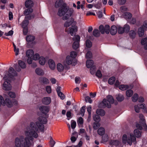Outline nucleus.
Segmentation results:
<instances>
[{"mask_svg":"<svg viewBox=\"0 0 147 147\" xmlns=\"http://www.w3.org/2000/svg\"><path fill=\"white\" fill-rule=\"evenodd\" d=\"M40 111L43 114L44 117H40L38 120L40 123L36 122V123L31 122L30 126L28 127L25 131L26 136L24 138L23 136L16 138L15 141L14 147H31L33 146V138H37L38 136L37 131L38 129L42 131L44 128V125L42 124H46L47 122V118L48 115L47 114L49 110V107L47 106H42L39 108Z\"/></svg>","mask_w":147,"mask_h":147,"instance_id":"f257e3e1","label":"nucleus"},{"mask_svg":"<svg viewBox=\"0 0 147 147\" xmlns=\"http://www.w3.org/2000/svg\"><path fill=\"white\" fill-rule=\"evenodd\" d=\"M55 7L59 8L57 15L60 17L66 14V18H68L71 16L74 12L72 9H69L67 4L63 0H57L55 2Z\"/></svg>","mask_w":147,"mask_h":147,"instance_id":"f03ea898","label":"nucleus"},{"mask_svg":"<svg viewBox=\"0 0 147 147\" xmlns=\"http://www.w3.org/2000/svg\"><path fill=\"white\" fill-rule=\"evenodd\" d=\"M5 74L3 79L5 81L3 84V89L6 90H10L11 89V84L8 82L11 80V78L17 75L14 69L11 67L9 68V71L5 72Z\"/></svg>","mask_w":147,"mask_h":147,"instance_id":"7ed1b4c3","label":"nucleus"},{"mask_svg":"<svg viewBox=\"0 0 147 147\" xmlns=\"http://www.w3.org/2000/svg\"><path fill=\"white\" fill-rule=\"evenodd\" d=\"M122 142L124 144L130 146L132 144L136 145L137 143L136 138L132 133H127L124 134L122 137Z\"/></svg>","mask_w":147,"mask_h":147,"instance_id":"20e7f679","label":"nucleus"},{"mask_svg":"<svg viewBox=\"0 0 147 147\" xmlns=\"http://www.w3.org/2000/svg\"><path fill=\"white\" fill-rule=\"evenodd\" d=\"M67 20L64 24L65 27H67L71 26V27L68 29H65V31L68 33L70 34L71 36H73L74 33H75L78 31V27L76 26V22L74 21L73 19H67Z\"/></svg>","mask_w":147,"mask_h":147,"instance_id":"39448f33","label":"nucleus"},{"mask_svg":"<svg viewBox=\"0 0 147 147\" xmlns=\"http://www.w3.org/2000/svg\"><path fill=\"white\" fill-rule=\"evenodd\" d=\"M107 100L105 99H104L101 103L102 105L101 106L102 107H107L108 108L111 107V104L113 103L114 100L113 97L110 95H108L107 96Z\"/></svg>","mask_w":147,"mask_h":147,"instance_id":"423d86ee","label":"nucleus"},{"mask_svg":"<svg viewBox=\"0 0 147 147\" xmlns=\"http://www.w3.org/2000/svg\"><path fill=\"white\" fill-rule=\"evenodd\" d=\"M139 118L140 120V124L137 123L136 125V127L140 130L142 129V126L143 129L146 131L147 130V126L145 123L144 116L142 114L139 115Z\"/></svg>","mask_w":147,"mask_h":147,"instance_id":"0eeeda50","label":"nucleus"},{"mask_svg":"<svg viewBox=\"0 0 147 147\" xmlns=\"http://www.w3.org/2000/svg\"><path fill=\"white\" fill-rule=\"evenodd\" d=\"M80 39V36L78 35H75L74 37L73 40L74 42L72 45L73 49H76L79 47V42Z\"/></svg>","mask_w":147,"mask_h":147,"instance_id":"6e6552de","label":"nucleus"},{"mask_svg":"<svg viewBox=\"0 0 147 147\" xmlns=\"http://www.w3.org/2000/svg\"><path fill=\"white\" fill-rule=\"evenodd\" d=\"M66 61L68 65H72L74 66L76 63V59L68 55L66 57Z\"/></svg>","mask_w":147,"mask_h":147,"instance_id":"1a4fd4ad","label":"nucleus"},{"mask_svg":"<svg viewBox=\"0 0 147 147\" xmlns=\"http://www.w3.org/2000/svg\"><path fill=\"white\" fill-rule=\"evenodd\" d=\"M110 144L113 145H114L116 146H122L121 142L117 140H112L110 142Z\"/></svg>","mask_w":147,"mask_h":147,"instance_id":"9d476101","label":"nucleus"},{"mask_svg":"<svg viewBox=\"0 0 147 147\" xmlns=\"http://www.w3.org/2000/svg\"><path fill=\"white\" fill-rule=\"evenodd\" d=\"M25 5L26 8H30L33 6V2L31 0H28L25 1Z\"/></svg>","mask_w":147,"mask_h":147,"instance_id":"9b49d317","label":"nucleus"},{"mask_svg":"<svg viewBox=\"0 0 147 147\" xmlns=\"http://www.w3.org/2000/svg\"><path fill=\"white\" fill-rule=\"evenodd\" d=\"M48 64L50 68L52 70H54L55 67V65L54 61L51 59L49 60Z\"/></svg>","mask_w":147,"mask_h":147,"instance_id":"f8f14e48","label":"nucleus"},{"mask_svg":"<svg viewBox=\"0 0 147 147\" xmlns=\"http://www.w3.org/2000/svg\"><path fill=\"white\" fill-rule=\"evenodd\" d=\"M34 39V37L30 35L27 36L26 37V40L28 43H33Z\"/></svg>","mask_w":147,"mask_h":147,"instance_id":"ddd939ff","label":"nucleus"},{"mask_svg":"<svg viewBox=\"0 0 147 147\" xmlns=\"http://www.w3.org/2000/svg\"><path fill=\"white\" fill-rule=\"evenodd\" d=\"M137 129H136L134 131V135L136 138H139L141 136V131L139 130L140 129L137 128Z\"/></svg>","mask_w":147,"mask_h":147,"instance_id":"4468645a","label":"nucleus"},{"mask_svg":"<svg viewBox=\"0 0 147 147\" xmlns=\"http://www.w3.org/2000/svg\"><path fill=\"white\" fill-rule=\"evenodd\" d=\"M117 32V28L114 25L112 26L111 28L110 32L112 35H114L116 34Z\"/></svg>","mask_w":147,"mask_h":147,"instance_id":"2eb2a0df","label":"nucleus"},{"mask_svg":"<svg viewBox=\"0 0 147 147\" xmlns=\"http://www.w3.org/2000/svg\"><path fill=\"white\" fill-rule=\"evenodd\" d=\"M51 98L49 97H45L42 99V102L45 105L49 104L51 103Z\"/></svg>","mask_w":147,"mask_h":147,"instance_id":"dca6fc26","label":"nucleus"},{"mask_svg":"<svg viewBox=\"0 0 147 147\" xmlns=\"http://www.w3.org/2000/svg\"><path fill=\"white\" fill-rule=\"evenodd\" d=\"M34 54V51L32 50H28L26 52V55L28 58L31 57Z\"/></svg>","mask_w":147,"mask_h":147,"instance_id":"f3484780","label":"nucleus"},{"mask_svg":"<svg viewBox=\"0 0 147 147\" xmlns=\"http://www.w3.org/2000/svg\"><path fill=\"white\" fill-rule=\"evenodd\" d=\"M141 43L142 45H144V48L146 50H147V38H145L142 39Z\"/></svg>","mask_w":147,"mask_h":147,"instance_id":"a211bd4d","label":"nucleus"},{"mask_svg":"<svg viewBox=\"0 0 147 147\" xmlns=\"http://www.w3.org/2000/svg\"><path fill=\"white\" fill-rule=\"evenodd\" d=\"M35 72L39 76L43 75L44 74L43 71L40 68H37L35 70Z\"/></svg>","mask_w":147,"mask_h":147,"instance_id":"6ab92c4d","label":"nucleus"},{"mask_svg":"<svg viewBox=\"0 0 147 147\" xmlns=\"http://www.w3.org/2000/svg\"><path fill=\"white\" fill-rule=\"evenodd\" d=\"M18 64L19 66L22 69H24L26 67V63L22 61H18Z\"/></svg>","mask_w":147,"mask_h":147,"instance_id":"aec40b11","label":"nucleus"},{"mask_svg":"<svg viewBox=\"0 0 147 147\" xmlns=\"http://www.w3.org/2000/svg\"><path fill=\"white\" fill-rule=\"evenodd\" d=\"M98 134L100 136L103 135L105 133V130L104 128L100 127L97 130Z\"/></svg>","mask_w":147,"mask_h":147,"instance_id":"412c9836","label":"nucleus"},{"mask_svg":"<svg viewBox=\"0 0 147 147\" xmlns=\"http://www.w3.org/2000/svg\"><path fill=\"white\" fill-rule=\"evenodd\" d=\"M94 63L92 60H88L86 62V65L88 68H90L93 66Z\"/></svg>","mask_w":147,"mask_h":147,"instance_id":"4be33fe9","label":"nucleus"},{"mask_svg":"<svg viewBox=\"0 0 147 147\" xmlns=\"http://www.w3.org/2000/svg\"><path fill=\"white\" fill-rule=\"evenodd\" d=\"M96 113L98 115L101 116H103L105 114V112L104 111L100 109H98L96 110Z\"/></svg>","mask_w":147,"mask_h":147,"instance_id":"5701e85b","label":"nucleus"},{"mask_svg":"<svg viewBox=\"0 0 147 147\" xmlns=\"http://www.w3.org/2000/svg\"><path fill=\"white\" fill-rule=\"evenodd\" d=\"M45 62L46 60L44 57L41 56L39 57V62L40 65H44L45 64Z\"/></svg>","mask_w":147,"mask_h":147,"instance_id":"b1692460","label":"nucleus"},{"mask_svg":"<svg viewBox=\"0 0 147 147\" xmlns=\"http://www.w3.org/2000/svg\"><path fill=\"white\" fill-rule=\"evenodd\" d=\"M33 11L32 8H29L25 9L24 11V14L25 16H27L31 13Z\"/></svg>","mask_w":147,"mask_h":147,"instance_id":"393cba45","label":"nucleus"},{"mask_svg":"<svg viewBox=\"0 0 147 147\" xmlns=\"http://www.w3.org/2000/svg\"><path fill=\"white\" fill-rule=\"evenodd\" d=\"M39 80L41 82L44 84H47L49 83L48 80L45 78L41 77L39 78Z\"/></svg>","mask_w":147,"mask_h":147,"instance_id":"a878e982","label":"nucleus"},{"mask_svg":"<svg viewBox=\"0 0 147 147\" xmlns=\"http://www.w3.org/2000/svg\"><path fill=\"white\" fill-rule=\"evenodd\" d=\"M145 29H144L142 27L138 29V34L139 36L140 37L142 36L144 34V30Z\"/></svg>","mask_w":147,"mask_h":147,"instance_id":"bb28decb","label":"nucleus"},{"mask_svg":"<svg viewBox=\"0 0 147 147\" xmlns=\"http://www.w3.org/2000/svg\"><path fill=\"white\" fill-rule=\"evenodd\" d=\"M93 35L96 37H98L100 36V33L99 31L96 29H94L93 32Z\"/></svg>","mask_w":147,"mask_h":147,"instance_id":"cd10ccee","label":"nucleus"},{"mask_svg":"<svg viewBox=\"0 0 147 147\" xmlns=\"http://www.w3.org/2000/svg\"><path fill=\"white\" fill-rule=\"evenodd\" d=\"M5 103L7 106L9 107H11L12 105L11 101L9 99L7 98L5 100Z\"/></svg>","mask_w":147,"mask_h":147,"instance_id":"c85d7f7f","label":"nucleus"},{"mask_svg":"<svg viewBox=\"0 0 147 147\" xmlns=\"http://www.w3.org/2000/svg\"><path fill=\"white\" fill-rule=\"evenodd\" d=\"M132 17V14L129 12H126L124 13V16L123 18H131Z\"/></svg>","mask_w":147,"mask_h":147,"instance_id":"c756f323","label":"nucleus"},{"mask_svg":"<svg viewBox=\"0 0 147 147\" xmlns=\"http://www.w3.org/2000/svg\"><path fill=\"white\" fill-rule=\"evenodd\" d=\"M57 68L59 71H62L64 69L63 66L61 63H58L57 66Z\"/></svg>","mask_w":147,"mask_h":147,"instance_id":"7c9ffc66","label":"nucleus"},{"mask_svg":"<svg viewBox=\"0 0 147 147\" xmlns=\"http://www.w3.org/2000/svg\"><path fill=\"white\" fill-rule=\"evenodd\" d=\"M29 23L28 20L27 19H26L22 22V27H27V25Z\"/></svg>","mask_w":147,"mask_h":147,"instance_id":"2f4dec72","label":"nucleus"},{"mask_svg":"<svg viewBox=\"0 0 147 147\" xmlns=\"http://www.w3.org/2000/svg\"><path fill=\"white\" fill-rule=\"evenodd\" d=\"M115 80V78L114 77H112L109 79L108 82L110 84L112 85L114 83Z\"/></svg>","mask_w":147,"mask_h":147,"instance_id":"473e14b6","label":"nucleus"},{"mask_svg":"<svg viewBox=\"0 0 147 147\" xmlns=\"http://www.w3.org/2000/svg\"><path fill=\"white\" fill-rule=\"evenodd\" d=\"M117 100L118 101H123L124 98V96L121 94H119L116 97Z\"/></svg>","mask_w":147,"mask_h":147,"instance_id":"72a5a7b5","label":"nucleus"},{"mask_svg":"<svg viewBox=\"0 0 147 147\" xmlns=\"http://www.w3.org/2000/svg\"><path fill=\"white\" fill-rule=\"evenodd\" d=\"M119 88L121 90H124L128 88V86L127 85H122L119 86Z\"/></svg>","mask_w":147,"mask_h":147,"instance_id":"f704fd0d","label":"nucleus"},{"mask_svg":"<svg viewBox=\"0 0 147 147\" xmlns=\"http://www.w3.org/2000/svg\"><path fill=\"white\" fill-rule=\"evenodd\" d=\"M126 94L127 97H131L133 94V91L131 90H127L126 92Z\"/></svg>","mask_w":147,"mask_h":147,"instance_id":"c9c22d12","label":"nucleus"},{"mask_svg":"<svg viewBox=\"0 0 147 147\" xmlns=\"http://www.w3.org/2000/svg\"><path fill=\"white\" fill-rule=\"evenodd\" d=\"M85 43L86 47L88 48H90L92 45V42L89 40H86Z\"/></svg>","mask_w":147,"mask_h":147,"instance_id":"e433bc0d","label":"nucleus"},{"mask_svg":"<svg viewBox=\"0 0 147 147\" xmlns=\"http://www.w3.org/2000/svg\"><path fill=\"white\" fill-rule=\"evenodd\" d=\"M90 71L92 74H95L96 71V67L95 66H93L91 67H90Z\"/></svg>","mask_w":147,"mask_h":147,"instance_id":"4c0bfd02","label":"nucleus"},{"mask_svg":"<svg viewBox=\"0 0 147 147\" xmlns=\"http://www.w3.org/2000/svg\"><path fill=\"white\" fill-rule=\"evenodd\" d=\"M110 27L108 25H106L105 26L104 28L105 32L107 34H108L109 32Z\"/></svg>","mask_w":147,"mask_h":147,"instance_id":"58836bf2","label":"nucleus"},{"mask_svg":"<svg viewBox=\"0 0 147 147\" xmlns=\"http://www.w3.org/2000/svg\"><path fill=\"white\" fill-rule=\"evenodd\" d=\"M93 119L94 121L98 122L100 120V118L98 115H95L93 117Z\"/></svg>","mask_w":147,"mask_h":147,"instance_id":"ea45409f","label":"nucleus"},{"mask_svg":"<svg viewBox=\"0 0 147 147\" xmlns=\"http://www.w3.org/2000/svg\"><path fill=\"white\" fill-rule=\"evenodd\" d=\"M138 95L136 94H134L132 97V100L134 102H136L138 99Z\"/></svg>","mask_w":147,"mask_h":147,"instance_id":"a19ab883","label":"nucleus"},{"mask_svg":"<svg viewBox=\"0 0 147 147\" xmlns=\"http://www.w3.org/2000/svg\"><path fill=\"white\" fill-rule=\"evenodd\" d=\"M102 140L104 142H107L109 139V137L107 135H105L104 136H102Z\"/></svg>","mask_w":147,"mask_h":147,"instance_id":"79ce46f5","label":"nucleus"},{"mask_svg":"<svg viewBox=\"0 0 147 147\" xmlns=\"http://www.w3.org/2000/svg\"><path fill=\"white\" fill-rule=\"evenodd\" d=\"M77 55V53L75 51H71L70 53V55L69 56L75 59Z\"/></svg>","mask_w":147,"mask_h":147,"instance_id":"37998d69","label":"nucleus"},{"mask_svg":"<svg viewBox=\"0 0 147 147\" xmlns=\"http://www.w3.org/2000/svg\"><path fill=\"white\" fill-rule=\"evenodd\" d=\"M136 35L135 32L133 30H131L129 32V36L132 38H134Z\"/></svg>","mask_w":147,"mask_h":147,"instance_id":"c03bdc74","label":"nucleus"},{"mask_svg":"<svg viewBox=\"0 0 147 147\" xmlns=\"http://www.w3.org/2000/svg\"><path fill=\"white\" fill-rule=\"evenodd\" d=\"M87 110L89 114V117L91 115L92 107L91 106H89L87 107Z\"/></svg>","mask_w":147,"mask_h":147,"instance_id":"a18cd8bd","label":"nucleus"},{"mask_svg":"<svg viewBox=\"0 0 147 147\" xmlns=\"http://www.w3.org/2000/svg\"><path fill=\"white\" fill-rule=\"evenodd\" d=\"M50 144L51 147H53L54 145L55 144V142L53 140L52 138H50Z\"/></svg>","mask_w":147,"mask_h":147,"instance_id":"49530a36","label":"nucleus"},{"mask_svg":"<svg viewBox=\"0 0 147 147\" xmlns=\"http://www.w3.org/2000/svg\"><path fill=\"white\" fill-rule=\"evenodd\" d=\"M124 28L125 32H127L129 31L130 30V27L129 25L127 24L125 25L124 26Z\"/></svg>","mask_w":147,"mask_h":147,"instance_id":"de8ad7c7","label":"nucleus"},{"mask_svg":"<svg viewBox=\"0 0 147 147\" xmlns=\"http://www.w3.org/2000/svg\"><path fill=\"white\" fill-rule=\"evenodd\" d=\"M99 29L102 34H104L105 33L104 28L103 25H100L99 27Z\"/></svg>","mask_w":147,"mask_h":147,"instance_id":"09e8293b","label":"nucleus"},{"mask_svg":"<svg viewBox=\"0 0 147 147\" xmlns=\"http://www.w3.org/2000/svg\"><path fill=\"white\" fill-rule=\"evenodd\" d=\"M100 124L98 123H94L93 124V128L94 129H96L100 126Z\"/></svg>","mask_w":147,"mask_h":147,"instance_id":"8fccbe9b","label":"nucleus"},{"mask_svg":"<svg viewBox=\"0 0 147 147\" xmlns=\"http://www.w3.org/2000/svg\"><path fill=\"white\" fill-rule=\"evenodd\" d=\"M85 107L83 106L81 109L80 114L82 116H83L85 111Z\"/></svg>","mask_w":147,"mask_h":147,"instance_id":"3c124183","label":"nucleus"},{"mask_svg":"<svg viewBox=\"0 0 147 147\" xmlns=\"http://www.w3.org/2000/svg\"><path fill=\"white\" fill-rule=\"evenodd\" d=\"M76 121L72 120L71 121V128L74 129L76 126Z\"/></svg>","mask_w":147,"mask_h":147,"instance_id":"603ef678","label":"nucleus"},{"mask_svg":"<svg viewBox=\"0 0 147 147\" xmlns=\"http://www.w3.org/2000/svg\"><path fill=\"white\" fill-rule=\"evenodd\" d=\"M92 57V53L90 51L87 52L86 55V57L87 58H91Z\"/></svg>","mask_w":147,"mask_h":147,"instance_id":"864d4df0","label":"nucleus"},{"mask_svg":"<svg viewBox=\"0 0 147 147\" xmlns=\"http://www.w3.org/2000/svg\"><path fill=\"white\" fill-rule=\"evenodd\" d=\"M40 57H39V55L37 53H36L33 55L32 58L33 60H36L38 59H39Z\"/></svg>","mask_w":147,"mask_h":147,"instance_id":"5fc2aeb1","label":"nucleus"},{"mask_svg":"<svg viewBox=\"0 0 147 147\" xmlns=\"http://www.w3.org/2000/svg\"><path fill=\"white\" fill-rule=\"evenodd\" d=\"M118 32L119 34H122L125 32L124 28L119 27L118 28Z\"/></svg>","mask_w":147,"mask_h":147,"instance_id":"6e6d98bb","label":"nucleus"},{"mask_svg":"<svg viewBox=\"0 0 147 147\" xmlns=\"http://www.w3.org/2000/svg\"><path fill=\"white\" fill-rule=\"evenodd\" d=\"M101 3L100 2H98L97 4H93V6L97 9L100 8L101 6Z\"/></svg>","mask_w":147,"mask_h":147,"instance_id":"4d7b16f0","label":"nucleus"},{"mask_svg":"<svg viewBox=\"0 0 147 147\" xmlns=\"http://www.w3.org/2000/svg\"><path fill=\"white\" fill-rule=\"evenodd\" d=\"M58 94V96L60 97L61 99L62 100L64 99L65 98V96L64 94L61 92H59Z\"/></svg>","mask_w":147,"mask_h":147,"instance_id":"13d9d810","label":"nucleus"},{"mask_svg":"<svg viewBox=\"0 0 147 147\" xmlns=\"http://www.w3.org/2000/svg\"><path fill=\"white\" fill-rule=\"evenodd\" d=\"M13 31L12 30H11L8 32L5 33L4 34V35L6 36H11L13 35Z\"/></svg>","mask_w":147,"mask_h":147,"instance_id":"bf43d9fd","label":"nucleus"},{"mask_svg":"<svg viewBox=\"0 0 147 147\" xmlns=\"http://www.w3.org/2000/svg\"><path fill=\"white\" fill-rule=\"evenodd\" d=\"M96 76L98 78H101L102 76V74L101 71L99 70H98L96 73Z\"/></svg>","mask_w":147,"mask_h":147,"instance_id":"052dcab7","label":"nucleus"},{"mask_svg":"<svg viewBox=\"0 0 147 147\" xmlns=\"http://www.w3.org/2000/svg\"><path fill=\"white\" fill-rule=\"evenodd\" d=\"M127 21L130 24H134L136 23V19H128Z\"/></svg>","mask_w":147,"mask_h":147,"instance_id":"680f3d73","label":"nucleus"},{"mask_svg":"<svg viewBox=\"0 0 147 147\" xmlns=\"http://www.w3.org/2000/svg\"><path fill=\"white\" fill-rule=\"evenodd\" d=\"M78 124L82 125L83 123V120L82 117H80L78 121Z\"/></svg>","mask_w":147,"mask_h":147,"instance_id":"e2e57ef3","label":"nucleus"},{"mask_svg":"<svg viewBox=\"0 0 147 147\" xmlns=\"http://www.w3.org/2000/svg\"><path fill=\"white\" fill-rule=\"evenodd\" d=\"M46 89L47 92L48 93H50L51 92V87L50 86H47L46 88Z\"/></svg>","mask_w":147,"mask_h":147,"instance_id":"0e129e2a","label":"nucleus"},{"mask_svg":"<svg viewBox=\"0 0 147 147\" xmlns=\"http://www.w3.org/2000/svg\"><path fill=\"white\" fill-rule=\"evenodd\" d=\"M85 100L86 102H88L90 103H92V100L88 96L86 97Z\"/></svg>","mask_w":147,"mask_h":147,"instance_id":"69168bd1","label":"nucleus"},{"mask_svg":"<svg viewBox=\"0 0 147 147\" xmlns=\"http://www.w3.org/2000/svg\"><path fill=\"white\" fill-rule=\"evenodd\" d=\"M8 94L9 96L11 98H14L15 97V94L14 92H9Z\"/></svg>","mask_w":147,"mask_h":147,"instance_id":"338daca9","label":"nucleus"},{"mask_svg":"<svg viewBox=\"0 0 147 147\" xmlns=\"http://www.w3.org/2000/svg\"><path fill=\"white\" fill-rule=\"evenodd\" d=\"M126 0H118V3L120 5L125 4L126 2Z\"/></svg>","mask_w":147,"mask_h":147,"instance_id":"774afa93","label":"nucleus"}]
</instances>
